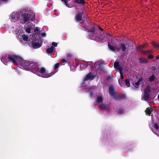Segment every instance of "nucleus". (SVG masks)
<instances>
[{
  "mask_svg": "<svg viewBox=\"0 0 159 159\" xmlns=\"http://www.w3.org/2000/svg\"><path fill=\"white\" fill-rule=\"evenodd\" d=\"M34 18V13L31 11H26L22 14L16 11L12 12L10 15V19L13 22H16L21 20L24 23L27 22L30 19Z\"/></svg>",
  "mask_w": 159,
  "mask_h": 159,
  "instance_id": "nucleus-1",
  "label": "nucleus"
},
{
  "mask_svg": "<svg viewBox=\"0 0 159 159\" xmlns=\"http://www.w3.org/2000/svg\"><path fill=\"white\" fill-rule=\"evenodd\" d=\"M87 27L86 25V27L85 26L84 28L87 30L88 36L91 39L102 43L106 41L108 38L110 37V35L109 34H104L102 32H100V35L94 33L95 29V27H93L90 30L87 28Z\"/></svg>",
  "mask_w": 159,
  "mask_h": 159,
  "instance_id": "nucleus-2",
  "label": "nucleus"
},
{
  "mask_svg": "<svg viewBox=\"0 0 159 159\" xmlns=\"http://www.w3.org/2000/svg\"><path fill=\"white\" fill-rule=\"evenodd\" d=\"M114 90V86L112 85H110L109 87V93L115 100L120 101L126 98L125 95L122 94L117 95V92Z\"/></svg>",
  "mask_w": 159,
  "mask_h": 159,
  "instance_id": "nucleus-3",
  "label": "nucleus"
},
{
  "mask_svg": "<svg viewBox=\"0 0 159 159\" xmlns=\"http://www.w3.org/2000/svg\"><path fill=\"white\" fill-rule=\"evenodd\" d=\"M38 36H35V35H33L31 37V38L30 37L29 39V41H30V39L32 40L31 43H30L31 46L34 49H38L40 48L42 45L41 42V38L39 37V35H38Z\"/></svg>",
  "mask_w": 159,
  "mask_h": 159,
  "instance_id": "nucleus-4",
  "label": "nucleus"
},
{
  "mask_svg": "<svg viewBox=\"0 0 159 159\" xmlns=\"http://www.w3.org/2000/svg\"><path fill=\"white\" fill-rule=\"evenodd\" d=\"M7 56L8 61L12 62L15 65H17V61L21 62L22 60L21 57L15 53H10L7 54Z\"/></svg>",
  "mask_w": 159,
  "mask_h": 159,
  "instance_id": "nucleus-5",
  "label": "nucleus"
},
{
  "mask_svg": "<svg viewBox=\"0 0 159 159\" xmlns=\"http://www.w3.org/2000/svg\"><path fill=\"white\" fill-rule=\"evenodd\" d=\"M109 48L110 50H115L116 49L117 50L121 49V50H129L132 49V45L131 44H128L125 45L124 44H121L119 46L116 45V46H112L109 43L108 44Z\"/></svg>",
  "mask_w": 159,
  "mask_h": 159,
  "instance_id": "nucleus-6",
  "label": "nucleus"
},
{
  "mask_svg": "<svg viewBox=\"0 0 159 159\" xmlns=\"http://www.w3.org/2000/svg\"><path fill=\"white\" fill-rule=\"evenodd\" d=\"M35 18V14H34V18L33 19H30L27 22V23L25 25L24 27L25 29V31L28 33H30L31 32H32L33 31L34 26L30 22H29L31 20V21L33 20Z\"/></svg>",
  "mask_w": 159,
  "mask_h": 159,
  "instance_id": "nucleus-7",
  "label": "nucleus"
},
{
  "mask_svg": "<svg viewBox=\"0 0 159 159\" xmlns=\"http://www.w3.org/2000/svg\"><path fill=\"white\" fill-rule=\"evenodd\" d=\"M11 29L12 32L16 35L17 37L23 33V30L18 26H13Z\"/></svg>",
  "mask_w": 159,
  "mask_h": 159,
  "instance_id": "nucleus-8",
  "label": "nucleus"
},
{
  "mask_svg": "<svg viewBox=\"0 0 159 159\" xmlns=\"http://www.w3.org/2000/svg\"><path fill=\"white\" fill-rule=\"evenodd\" d=\"M39 72L42 75H44L43 77L45 78H48L50 77L51 75V74L53 75L54 74L53 73H50V74H47L45 68L44 67H42L40 69L38 68Z\"/></svg>",
  "mask_w": 159,
  "mask_h": 159,
  "instance_id": "nucleus-9",
  "label": "nucleus"
},
{
  "mask_svg": "<svg viewBox=\"0 0 159 159\" xmlns=\"http://www.w3.org/2000/svg\"><path fill=\"white\" fill-rule=\"evenodd\" d=\"M17 38L20 42L22 41L23 40L27 41H28V39H29L28 36L23 34V33L20 35H18V36L17 37Z\"/></svg>",
  "mask_w": 159,
  "mask_h": 159,
  "instance_id": "nucleus-10",
  "label": "nucleus"
},
{
  "mask_svg": "<svg viewBox=\"0 0 159 159\" xmlns=\"http://www.w3.org/2000/svg\"><path fill=\"white\" fill-rule=\"evenodd\" d=\"M150 92L147 91L146 89H144L143 97V98L144 100L147 101L151 98V96L150 94Z\"/></svg>",
  "mask_w": 159,
  "mask_h": 159,
  "instance_id": "nucleus-11",
  "label": "nucleus"
},
{
  "mask_svg": "<svg viewBox=\"0 0 159 159\" xmlns=\"http://www.w3.org/2000/svg\"><path fill=\"white\" fill-rule=\"evenodd\" d=\"M21 62H22L21 65L23 66L25 69H28L29 65L30 63V62L29 61H23Z\"/></svg>",
  "mask_w": 159,
  "mask_h": 159,
  "instance_id": "nucleus-12",
  "label": "nucleus"
},
{
  "mask_svg": "<svg viewBox=\"0 0 159 159\" xmlns=\"http://www.w3.org/2000/svg\"><path fill=\"white\" fill-rule=\"evenodd\" d=\"M95 77L92 75L91 72H89L86 76V77L84 78L85 81H87L89 80H92L94 79Z\"/></svg>",
  "mask_w": 159,
  "mask_h": 159,
  "instance_id": "nucleus-13",
  "label": "nucleus"
},
{
  "mask_svg": "<svg viewBox=\"0 0 159 159\" xmlns=\"http://www.w3.org/2000/svg\"><path fill=\"white\" fill-rule=\"evenodd\" d=\"M37 66L38 65L37 63H34L32 62H30V63L29 65L28 69L36 68Z\"/></svg>",
  "mask_w": 159,
  "mask_h": 159,
  "instance_id": "nucleus-14",
  "label": "nucleus"
},
{
  "mask_svg": "<svg viewBox=\"0 0 159 159\" xmlns=\"http://www.w3.org/2000/svg\"><path fill=\"white\" fill-rule=\"evenodd\" d=\"M100 108L103 111L106 109L108 110L110 109V107L109 106L105 105L104 104H101L100 106Z\"/></svg>",
  "mask_w": 159,
  "mask_h": 159,
  "instance_id": "nucleus-15",
  "label": "nucleus"
},
{
  "mask_svg": "<svg viewBox=\"0 0 159 159\" xmlns=\"http://www.w3.org/2000/svg\"><path fill=\"white\" fill-rule=\"evenodd\" d=\"M62 2H64V4L68 7H71L73 6V5L70 4L68 3V2L70 0H61Z\"/></svg>",
  "mask_w": 159,
  "mask_h": 159,
  "instance_id": "nucleus-16",
  "label": "nucleus"
},
{
  "mask_svg": "<svg viewBox=\"0 0 159 159\" xmlns=\"http://www.w3.org/2000/svg\"><path fill=\"white\" fill-rule=\"evenodd\" d=\"M82 13H78L75 16V19L77 21H80L82 20Z\"/></svg>",
  "mask_w": 159,
  "mask_h": 159,
  "instance_id": "nucleus-17",
  "label": "nucleus"
},
{
  "mask_svg": "<svg viewBox=\"0 0 159 159\" xmlns=\"http://www.w3.org/2000/svg\"><path fill=\"white\" fill-rule=\"evenodd\" d=\"M96 101L99 104L102 103L103 101V97L102 96H97Z\"/></svg>",
  "mask_w": 159,
  "mask_h": 159,
  "instance_id": "nucleus-18",
  "label": "nucleus"
},
{
  "mask_svg": "<svg viewBox=\"0 0 159 159\" xmlns=\"http://www.w3.org/2000/svg\"><path fill=\"white\" fill-rule=\"evenodd\" d=\"M148 79V81L150 82H153L156 79V76L155 75H152Z\"/></svg>",
  "mask_w": 159,
  "mask_h": 159,
  "instance_id": "nucleus-19",
  "label": "nucleus"
},
{
  "mask_svg": "<svg viewBox=\"0 0 159 159\" xmlns=\"http://www.w3.org/2000/svg\"><path fill=\"white\" fill-rule=\"evenodd\" d=\"M139 60L140 63H146L148 62V61L146 59L139 58Z\"/></svg>",
  "mask_w": 159,
  "mask_h": 159,
  "instance_id": "nucleus-20",
  "label": "nucleus"
},
{
  "mask_svg": "<svg viewBox=\"0 0 159 159\" xmlns=\"http://www.w3.org/2000/svg\"><path fill=\"white\" fill-rule=\"evenodd\" d=\"M34 32L36 33V32H38V34L36 35L35 34V36H38V35H39V34L40 33L41 28L39 27H35L34 29Z\"/></svg>",
  "mask_w": 159,
  "mask_h": 159,
  "instance_id": "nucleus-21",
  "label": "nucleus"
},
{
  "mask_svg": "<svg viewBox=\"0 0 159 159\" xmlns=\"http://www.w3.org/2000/svg\"><path fill=\"white\" fill-rule=\"evenodd\" d=\"M152 108H147L145 111L146 113H147L149 116H150L152 110Z\"/></svg>",
  "mask_w": 159,
  "mask_h": 159,
  "instance_id": "nucleus-22",
  "label": "nucleus"
},
{
  "mask_svg": "<svg viewBox=\"0 0 159 159\" xmlns=\"http://www.w3.org/2000/svg\"><path fill=\"white\" fill-rule=\"evenodd\" d=\"M141 51L142 53L145 55L148 54L151 52L150 50H141Z\"/></svg>",
  "mask_w": 159,
  "mask_h": 159,
  "instance_id": "nucleus-23",
  "label": "nucleus"
},
{
  "mask_svg": "<svg viewBox=\"0 0 159 159\" xmlns=\"http://www.w3.org/2000/svg\"><path fill=\"white\" fill-rule=\"evenodd\" d=\"M152 45L156 48L159 49V45L157 44L155 42H153L152 43Z\"/></svg>",
  "mask_w": 159,
  "mask_h": 159,
  "instance_id": "nucleus-24",
  "label": "nucleus"
},
{
  "mask_svg": "<svg viewBox=\"0 0 159 159\" xmlns=\"http://www.w3.org/2000/svg\"><path fill=\"white\" fill-rule=\"evenodd\" d=\"M120 66L119 63V62L116 61L115 62L114 65V67L115 68L117 69Z\"/></svg>",
  "mask_w": 159,
  "mask_h": 159,
  "instance_id": "nucleus-25",
  "label": "nucleus"
},
{
  "mask_svg": "<svg viewBox=\"0 0 159 159\" xmlns=\"http://www.w3.org/2000/svg\"><path fill=\"white\" fill-rule=\"evenodd\" d=\"M147 46V44H143L138 47L137 50H141V49L145 48Z\"/></svg>",
  "mask_w": 159,
  "mask_h": 159,
  "instance_id": "nucleus-26",
  "label": "nucleus"
},
{
  "mask_svg": "<svg viewBox=\"0 0 159 159\" xmlns=\"http://www.w3.org/2000/svg\"><path fill=\"white\" fill-rule=\"evenodd\" d=\"M75 2L79 4H83L85 3L84 0H75Z\"/></svg>",
  "mask_w": 159,
  "mask_h": 159,
  "instance_id": "nucleus-27",
  "label": "nucleus"
},
{
  "mask_svg": "<svg viewBox=\"0 0 159 159\" xmlns=\"http://www.w3.org/2000/svg\"><path fill=\"white\" fill-rule=\"evenodd\" d=\"M124 112V109H123L120 108L119 109L118 111V113L120 114H123Z\"/></svg>",
  "mask_w": 159,
  "mask_h": 159,
  "instance_id": "nucleus-28",
  "label": "nucleus"
},
{
  "mask_svg": "<svg viewBox=\"0 0 159 159\" xmlns=\"http://www.w3.org/2000/svg\"><path fill=\"white\" fill-rule=\"evenodd\" d=\"M125 84L128 87H129L130 86V84L129 80L126 79L125 80Z\"/></svg>",
  "mask_w": 159,
  "mask_h": 159,
  "instance_id": "nucleus-29",
  "label": "nucleus"
},
{
  "mask_svg": "<svg viewBox=\"0 0 159 159\" xmlns=\"http://www.w3.org/2000/svg\"><path fill=\"white\" fill-rule=\"evenodd\" d=\"M55 52V50H46V53L49 55H51V54Z\"/></svg>",
  "mask_w": 159,
  "mask_h": 159,
  "instance_id": "nucleus-30",
  "label": "nucleus"
},
{
  "mask_svg": "<svg viewBox=\"0 0 159 159\" xmlns=\"http://www.w3.org/2000/svg\"><path fill=\"white\" fill-rule=\"evenodd\" d=\"M73 55L72 54L68 53L67 54V58L70 59L71 58L73 57Z\"/></svg>",
  "mask_w": 159,
  "mask_h": 159,
  "instance_id": "nucleus-31",
  "label": "nucleus"
},
{
  "mask_svg": "<svg viewBox=\"0 0 159 159\" xmlns=\"http://www.w3.org/2000/svg\"><path fill=\"white\" fill-rule=\"evenodd\" d=\"M60 66V64L59 63H56L54 66V68L55 70H56Z\"/></svg>",
  "mask_w": 159,
  "mask_h": 159,
  "instance_id": "nucleus-32",
  "label": "nucleus"
},
{
  "mask_svg": "<svg viewBox=\"0 0 159 159\" xmlns=\"http://www.w3.org/2000/svg\"><path fill=\"white\" fill-rule=\"evenodd\" d=\"M154 128L158 130L159 129L158 125L157 123H155L154 125Z\"/></svg>",
  "mask_w": 159,
  "mask_h": 159,
  "instance_id": "nucleus-33",
  "label": "nucleus"
},
{
  "mask_svg": "<svg viewBox=\"0 0 159 159\" xmlns=\"http://www.w3.org/2000/svg\"><path fill=\"white\" fill-rule=\"evenodd\" d=\"M154 56L153 55L150 54L148 56V58L149 59H152L153 58Z\"/></svg>",
  "mask_w": 159,
  "mask_h": 159,
  "instance_id": "nucleus-34",
  "label": "nucleus"
},
{
  "mask_svg": "<svg viewBox=\"0 0 159 159\" xmlns=\"http://www.w3.org/2000/svg\"><path fill=\"white\" fill-rule=\"evenodd\" d=\"M57 43L56 42H52V45L54 47H57Z\"/></svg>",
  "mask_w": 159,
  "mask_h": 159,
  "instance_id": "nucleus-35",
  "label": "nucleus"
},
{
  "mask_svg": "<svg viewBox=\"0 0 159 159\" xmlns=\"http://www.w3.org/2000/svg\"><path fill=\"white\" fill-rule=\"evenodd\" d=\"M146 89L147 90V91L148 92H150V87L149 85H147L146 88Z\"/></svg>",
  "mask_w": 159,
  "mask_h": 159,
  "instance_id": "nucleus-36",
  "label": "nucleus"
},
{
  "mask_svg": "<svg viewBox=\"0 0 159 159\" xmlns=\"http://www.w3.org/2000/svg\"><path fill=\"white\" fill-rule=\"evenodd\" d=\"M118 69L119 70L120 73H122V68L121 67H120L119 66V67H118Z\"/></svg>",
  "mask_w": 159,
  "mask_h": 159,
  "instance_id": "nucleus-37",
  "label": "nucleus"
},
{
  "mask_svg": "<svg viewBox=\"0 0 159 159\" xmlns=\"http://www.w3.org/2000/svg\"><path fill=\"white\" fill-rule=\"evenodd\" d=\"M113 77L112 75H111V76H107L106 78V80H110L111 79V77Z\"/></svg>",
  "mask_w": 159,
  "mask_h": 159,
  "instance_id": "nucleus-38",
  "label": "nucleus"
},
{
  "mask_svg": "<svg viewBox=\"0 0 159 159\" xmlns=\"http://www.w3.org/2000/svg\"><path fill=\"white\" fill-rule=\"evenodd\" d=\"M41 36L42 37H45L46 36V34L45 33L43 32V33H42L41 34Z\"/></svg>",
  "mask_w": 159,
  "mask_h": 159,
  "instance_id": "nucleus-39",
  "label": "nucleus"
},
{
  "mask_svg": "<svg viewBox=\"0 0 159 159\" xmlns=\"http://www.w3.org/2000/svg\"><path fill=\"white\" fill-rule=\"evenodd\" d=\"M55 49V48H54V47L52 45L51 46L50 48L47 49V50H54Z\"/></svg>",
  "mask_w": 159,
  "mask_h": 159,
  "instance_id": "nucleus-40",
  "label": "nucleus"
},
{
  "mask_svg": "<svg viewBox=\"0 0 159 159\" xmlns=\"http://www.w3.org/2000/svg\"><path fill=\"white\" fill-rule=\"evenodd\" d=\"M143 79L142 77L139 78L138 80V81L140 83V82L143 81Z\"/></svg>",
  "mask_w": 159,
  "mask_h": 159,
  "instance_id": "nucleus-41",
  "label": "nucleus"
},
{
  "mask_svg": "<svg viewBox=\"0 0 159 159\" xmlns=\"http://www.w3.org/2000/svg\"><path fill=\"white\" fill-rule=\"evenodd\" d=\"M93 95H94V94H93V92H90V96L91 97H93Z\"/></svg>",
  "mask_w": 159,
  "mask_h": 159,
  "instance_id": "nucleus-42",
  "label": "nucleus"
},
{
  "mask_svg": "<svg viewBox=\"0 0 159 159\" xmlns=\"http://www.w3.org/2000/svg\"><path fill=\"white\" fill-rule=\"evenodd\" d=\"M120 79H121V80H123L124 79V76H123V73H120Z\"/></svg>",
  "mask_w": 159,
  "mask_h": 159,
  "instance_id": "nucleus-43",
  "label": "nucleus"
},
{
  "mask_svg": "<svg viewBox=\"0 0 159 159\" xmlns=\"http://www.w3.org/2000/svg\"><path fill=\"white\" fill-rule=\"evenodd\" d=\"M8 0H0V4H1L2 3V2H7Z\"/></svg>",
  "mask_w": 159,
  "mask_h": 159,
  "instance_id": "nucleus-44",
  "label": "nucleus"
},
{
  "mask_svg": "<svg viewBox=\"0 0 159 159\" xmlns=\"http://www.w3.org/2000/svg\"><path fill=\"white\" fill-rule=\"evenodd\" d=\"M61 61L63 62H67L64 59H62L61 60Z\"/></svg>",
  "mask_w": 159,
  "mask_h": 159,
  "instance_id": "nucleus-45",
  "label": "nucleus"
},
{
  "mask_svg": "<svg viewBox=\"0 0 159 159\" xmlns=\"http://www.w3.org/2000/svg\"><path fill=\"white\" fill-rule=\"evenodd\" d=\"M140 83L138 81L137 82L135 83V84L137 86H139V85Z\"/></svg>",
  "mask_w": 159,
  "mask_h": 159,
  "instance_id": "nucleus-46",
  "label": "nucleus"
},
{
  "mask_svg": "<svg viewBox=\"0 0 159 159\" xmlns=\"http://www.w3.org/2000/svg\"><path fill=\"white\" fill-rule=\"evenodd\" d=\"M90 63L89 64V65L91 67H92V65L93 64V62L92 61H89V62Z\"/></svg>",
  "mask_w": 159,
  "mask_h": 159,
  "instance_id": "nucleus-47",
  "label": "nucleus"
},
{
  "mask_svg": "<svg viewBox=\"0 0 159 159\" xmlns=\"http://www.w3.org/2000/svg\"><path fill=\"white\" fill-rule=\"evenodd\" d=\"M156 58L157 59H159V55H158L156 56Z\"/></svg>",
  "mask_w": 159,
  "mask_h": 159,
  "instance_id": "nucleus-48",
  "label": "nucleus"
},
{
  "mask_svg": "<svg viewBox=\"0 0 159 159\" xmlns=\"http://www.w3.org/2000/svg\"><path fill=\"white\" fill-rule=\"evenodd\" d=\"M119 81H120V80H119V84H120V85L121 86H123L122 85V83H120L119 82Z\"/></svg>",
  "mask_w": 159,
  "mask_h": 159,
  "instance_id": "nucleus-49",
  "label": "nucleus"
},
{
  "mask_svg": "<svg viewBox=\"0 0 159 159\" xmlns=\"http://www.w3.org/2000/svg\"><path fill=\"white\" fill-rule=\"evenodd\" d=\"M99 28L101 30H102L100 27H99Z\"/></svg>",
  "mask_w": 159,
  "mask_h": 159,
  "instance_id": "nucleus-50",
  "label": "nucleus"
},
{
  "mask_svg": "<svg viewBox=\"0 0 159 159\" xmlns=\"http://www.w3.org/2000/svg\"><path fill=\"white\" fill-rule=\"evenodd\" d=\"M157 98H158V99H159V94L158 95Z\"/></svg>",
  "mask_w": 159,
  "mask_h": 159,
  "instance_id": "nucleus-51",
  "label": "nucleus"
},
{
  "mask_svg": "<svg viewBox=\"0 0 159 159\" xmlns=\"http://www.w3.org/2000/svg\"><path fill=\"white\" fill-rule=\"evenodd\" d=\"M123 51H125V50H122Z\"/></svg>",
  "mask_w": 159,
  "mask_h": 159,
  "instance_id": "nucleus-52",
  "label": "nucleus"
}]
</instances>
